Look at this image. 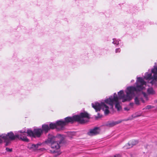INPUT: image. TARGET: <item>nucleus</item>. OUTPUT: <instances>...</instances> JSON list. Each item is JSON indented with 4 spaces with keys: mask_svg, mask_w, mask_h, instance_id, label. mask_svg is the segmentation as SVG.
<instances>
[{
    "mask_svg": "<svg viewBox=\"0 0 157 157\" xmlns=\"http://www.w3.org/2000/svg\"><path fill=\"white\" fill-rule=\"evenodd\" d=\"M121 122V121H109L108 122L107 124H106V125L107 126L109 127H113L115 125L118 124L119 123H120Z\"/></svg>",
    "mask_w": 157,
    "mask_h": 157,
    "instance_id": "nucleus-11",
    "label": "nucleus"
},
{
    "mask_svg": "<svg viewBox=\"0 0 157 157\" xmlns=\"http://www.w3.org/2000/svg\"><path fill=\"white\" fill-rule=\"evenodd\" d=\"M136 86H129L127 88L126 91V95H125L123 90H120L118 92V100L122 99V102H124L127 101L131 100L132 97L134 96L135 94L141 91L145 87L146 82L142 78H137L136 82Z\"/></svg>",
    "mask_w": 157,
    "mask_h": 157,
    "instance_id": "nucleus-2",
    "label": "nucleus"
},
{
    "mask_svg": "<svg viewBox=\"0 0 157 157\" xmlns=\"http://www.w3.org/2000/svg\"><path fill=\"white\" fill-rule=\"evenodd\" d=\"M89 114L86 112L81 113L79 115H76L72 117H67L65 118V120H59L55 123H51L49 124L50 129L56 128L58 130H63L64 126L69 123H73L77 121L81 124H83L88 121L90 118Z\"/></svg>",
    "mask_w": 157,
    "mask_h": 157,
    "instance_id": "nucleus-1",
    "label": "nucleus"
},
{
    "mask_svg": "<svg viewBox=\"0 0 157 157\" xmlns=\"http://www.w3.org/2000/svg\"><path fill=\"white\" fill-rule=\"evenodd\" d=\"M18 132L21 133L20 134H16L14 135L12 132H8L7 134H0V143L2 142V139L6 142L5 145L7 146L10 142V140H14L16 138H19L22 140L28 142L29 140L26 136L24 133H26V130H21L18 131Z\"/></svg>",
    "mask_w": 157,
    "mask_h": 157,
    "instance_id": "nucleus-4",
    "label": "nucleus"
},
{
    "mask_svg": "<svg viewBox=\"0 0 157 157\" xmlns=\"http://www.w3.org/2000/svg\"><path fill=\"white\" fill-rule=\"evenodd\" d=\"M142 94L146 98H147V94H146V93H145L144 92H142Z\"/></svg>",
    "mask_w": 157,
    "mask_h": 157,
    "instance_id": "nucleus-18",
    "label": "nucleus"
},
{
    "mask_svg": "<svg viewBox=\"0 0 157 157\" xmlns=\"http://www.w3.org/2000/svg\"><path fill=\"white\" fill-rule=\"evenodd\" d=\"M130 105H131V106H132V105L133 104L131 103V104H130Z\"/></svg>",
    "mask_w": 157,
    "mask_h": 157,
    "instance_id": "nucleus-24",
    "label": "nucleus"
},
{
    "mask_svg": "<svg viewBox=\"0 0 157 157\" xmlns=\"http://www.w3.org/2000/svg\"><path fill=\"white\" fill-rule=\"evenodd\" d=\"M42 131H44L45 133L48 132V131L50 129V128L48 125L47 124H43L42 126Z\"/></svg>",
    "mask_w": 157,
    "mask_h": 157,
    "instance_id": "nucleus-13",
    "label": "nucleus"
},
{
    "mask_svg": "<svg viewBox=\"0 0 157 157\" xmlns=\"http://www.w3.org/2000/svg\"><path fill=\"white\" fill-rule=\"evenodd\" d=\"M138 143V141L136 140H132L130 141L128 144L126 145L125 147L127 148H129L132 147L133 146L136 145Z\"/></svg>",
    "mask_w": 157,
    "mask_h": 157,
    "instance_id": "nucleus-10",
    "label": "nucleus"
},
{
    "mask_svg": "<svg viewBox=\"0 0 157 157\" xmlns=\"http://www.w3.org/2000/svg\"><path fill=\"white\" fill-rule=\"evenodd\" d=\"M124 109L125 110H127V111H128L129 110H130V109L129 108H128L127 107H125L124 108Z\"/></svg>",
    "mask_w": 157,
    "mask_h": 157,
    "instance_id": "nucleus-22",
    "label": "nucleus"
},
{
    "mask_svg": "<svg viewBox=\"0 0 157 157\" xmlns=\"http://www.w3.org/2000/svg\"><path fill=\"white\" fill-rule=\"evenodd\" d=\"M114 157H121V155H114Z\"/></svg>",
    "mask_w": 157,
    "mask_h": 157,
    "instance_id": "nucleus-21",
    "label": "nucleus"
},
{
    "mask_svg": "<svg viewBox=\"0 0 157 157\" xmlns=\"http://www.w3.org/2000/svg\"><path fill=\"white\" fill-rule=\"evenodd\" d=\"M92 107L95 110L96 112L100 111L101 109L104 111L105 115L108 114L109 113V107L104 103L101 102L100 103L97 102L92 103Z\"/></svg>",
    "mask_w": 157,
    "mask_h": 157,
    "instance_id": "nucleus-7",
    "label": "nucleus"
},
{
    "mask_svg": "<svg viewBox=\"0 0 157 157\" xmlns=\"http://www.w3.org/2000/svg\"><path fill=\"white\" fill-rule=\"evenodd\" d=\"M151 72L154 74L152 77L151 73L147 72L144 78L146 80H149V82L153 85L157 79V66H154V68L151 70Z\"/></svg>",
    "mask_w": 157,
    "mask_h": 157,
    "instance_id": "nucleus-6",
    "label": "nucleus"
},
{
    "mask_svg": "<svg viewBox=\"0 0 157 157\" xmlns=\"http://www.w3.org/2000/svg\"><path fill=\"white\" fill-rule=\"evenodd\" d=\"M42 132V129L41 128L34 129L33 131L31 130L28 129L26 133H24L26 135V134L32 137H35L36 136L39 137L41 135Z\"/></svg>",
    "mask_w": 157,
    "mask_h": 157,
    "instance_id": "nucleus-8",
    "label": "nucleus"
},
{
    "mask_svg": "<svg viewBox=\"0 0 157 157\" xmlns=\"http://www.w3.org/2000/svg\"><path fill=\"white\" fill-rule=\"evenodd\" d=\"M147 93L149 94L153 95L155 94V92L152 88H149L147 90Z\"/></svg>",
    "mask_w": 157,
    "mask_h": 157,
    "instance_id": "nucleus-14",
    "label": "nucleus"
},
{
    "mask_svg": "<svg viewBox=\"0 0 157 157\" xmlns=\"http://www.w3.org/2000/svg\"><path fill=\"white\" fill-rule=\"evenodd\" d=\"M100 130L98 128L96 127L93 129H90V131L87 132L88 135L90 136H93L96 135L98 134Z\"/></svg>",
    "mask_w": 157,
    "mask_h": 157,
    "instance_id": "nucleus-9",
    "label": "nucleus"
},
{
    "mask_svg": "<svg viewBox=\"0 0 157 157\" xmlns=\"http://www.w3.org/2000/svg\"><path fill=\"white\" fill-rule=\"evenodd\" d=\"M105 102L110 105L112 108H113L114 104L115 103V107L117 110L119 111L121 109V107L120 105L116 93L114 94L113 96H111L109 98L105 99Z\"/></svg>",
    "mask_w": 157,
    "mask_h": 157,
    "instance_id": "nucleus-5",
    "label": "nucleus"
},
{
    "mask_svg": "<svg viewBox=\"0 0 157 157\" xmlns=\"http://www.w3.org/2000/svg\"><path fill=\"white\" fill-rule=\"evenodd\" d=\"M154 107L153 106H152L151 105H147V106L146 107L143 108V110H144V109H151V108H153Z\"/></svg>",
    "mask_w": 157,
    "mask_h": 157,
    "instance_id": "nucleus-17",
    "label": "nucleus"
},
{
    "mask_svg": "<svg viewBox=\"0 0 157 157\" xmlns=\"http://www.w3.org/2000/svg\"><path fill=\"white\" fill-rule=\"evenodd\" d=\"M113 41L112 42V43L114 44L117 45L119 44L120 40H117L115 38H113Z\"/></svg>",
    "mask_w": 157,
    "mask_h": 157,
    "instance_id": "nucleus-16",
    "label": "nucleus"
},
{
    "mask_svg": "<svg viewBox=\"0 0 157 157\" xmlns=\"http://www.w3.org/2000/svg\"><path fill=\"white\" fill-rule=\"evenodd\" d=\"M133 81H134V80H132V81H131V82H133Z\"/></svg>",
    "mask_w": 157,
    "mask_h": 157,
    "instance_id": "nucleus-25",
    "label": "nucleus"
},
{
    "mask_svg": "<svg viewBox=\"0 0 157 157\" xmlns=\"http://www.w3.org/2000/svg\"><path fill=\"white\" fill-rule=\"evenodd\" d=\"M6 150L7 151L9 152H11L12 151V149H10L7 147L6 148Z\"/></svg>",
    "mask_w": 157,
    "mask_h": 157,
    "instance_id": "nucleus-20",
    "label": "nucleus"
},
{
    "mask_svg": "<svg viewBox=\"0 0 157 157\" xmlns=\"http://www.w3.org/2000/svg\"><path fill=\"white\" fill-rule=\"evenodd\" d=\"M98 117H101V116H99V113H98Z\"/></svg>",
    "mask_w": 157,
    "mask_h": 157,
    "instance_id": "nucleus-23",
    "label": "nucleus"
},
{
    "mask_svg": "<svg viewBox=\"0 0 157 157\" xmlns=\"http://www.w3.org/2000/svg\"><path fill=\"white\" fill-rule=\"evenodd\" d=\"M64 138L63 136L60 134H57L56 137L48 136V139L45 142L52 149L51 151L52 152L57 153L58 155L60 154V152L58 151L60 148L59 144L62 143Z\"/></svg>",
    "mask_w": 157,
    "mask_h": 157,
    "instance_id": "nucleus-3",
    "label": "nucleus"
},
{
    "mask_svg": "<svg viewBox=\"0 0 157 157\" xmlns=\"http://www.w3.org/2000/svg\"><path fill=\"white\" fill-rule=\"evenodd\" d=\"M142 101L143 103L144 102V100L142 98H140L139 97H136L135 98V104L137 105H140V101Z\"/></svg>",
    "mask_w": 157,
    "mask_h": 157,
    "instance_id": "nucleus-12",
    "label": "nucleus"
},
{
    "mask_svg": "<svg viewBox=\"0 0 157 157\" xmlns=\"http://www.w3.org/2000/svg\"><path fill=\"white\" fill-rule=\"evenodd\" d=\"M40 144H32L31 146V148L33 149L36 150L38 147L39 146H40Z\"/></svg>",
    "mask_w": 157,
    "mask_h": 157,
    "instance_id": "nucleus-15",
    "label": "nucleus"
},
{
    "mask_svg": "<svg viewBox=\"0 0 157 157\" xmlns=\"http://www.w3.org/2000/svg\"><path fill=\"white\" fill-rule=\"evenodd\" d=\"M121 49L120 48H117L115 50L116 53L120 52H121Z\"/></svg>",
    "mask_w": 157,
    "mask_h": 157,
    "instance_id": "nucleus-19",
    "label": "nucleus"
}]
</instances>
